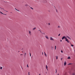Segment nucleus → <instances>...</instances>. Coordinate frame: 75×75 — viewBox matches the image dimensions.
<instances>
[{"mask_svg":"<svg viewBox=\"0 0 75 75\" xmlns=\"http://www.w3.org/2000/svg\"><path fill=\"white\" fill-rule=\"evenodd\" d=\"M44 34H45V33H44Z\"/></svg>","mask_w":75,"mask_h":75,"instance_id":"obj_45","label":"nucleus"},{"mask_svg":"<svg viewBox=\"0 0 75 75\" xmlns=\"http://www.w3.org/2000/svg\"><path fill=\"white\" fill-rule=\"evenodd\" d=\"M12 12H11V13Z\"/></svg>","mask_w":75,"mask_h":75,"instance_id":"obj_48","label":"nucleus"},{"mask_svg":"<svg viewBox=\"0 0 75 75\" xmlns=\"http://www.w3.org/2000/svg\"><path fill=\"white\" fill-rule=\"evenodd\" d=\"M27 67H28V64L27 65Z\"/></svg>","mask_w":75,"mask_h":75,"instance_id":"obj_29","label":"nucleus"},{"mask_svg":"<svg viewBox=\"0 0 75 75\" xmlns=\"http://www.w3.org/2000/svg\"><path fill=\"white\" fill-rule=\"evenodd\" d=\"M25 55H26V53H25Z\"/></svg>","mask_w":75,"mask_h":75,"instance_id":"obj_33","label":"nucleus"},{"mask_svg":"<svg viewBox=\"0 0 75 75\" xmlns=\"http://www.w3.org/2000/svg\"><path fill=\"white\" fill-rule=\"evenodd\" d=\"M56 73H57V69L56 70Z\"/></svg>","mask_w":75,"mask_h":75,"instance_id":"obj_31","label":"nucleus"},{"mask_svg":"<svg viewBox=\"0 0 75 75\" xmlns=\"http://www.w3.org/2000/svg\"><path fill=\"white\" fill-rule=\"evenodd\" d=\"M46 73L47 74V72H46Z\"/></svg>","mask_w":75,"mask_h":75,"instance_id":"obj_47","label":"nucleus"},{"mask_svg":"<svg viewBox=\"0 0 75 75\" xmlns=\"http://www.w3.org/2000/svg\"><path fill=\"white\" fill-rule=\"evenodd\" d=\"M73 75H75V74H74V73L73 74Z\"/></svg>","mask_w":75,"mask_h":75,"instance_id":"obj_32","label":"nucleus"},{"mask_svg":"<svg viewBox=\"0 0 75 75\" xmlns=\"http://www.w3.org/2000/svg\"><path fill=\"white\" fill-rule=\"evenodd\" d=\"M44 3H47V0H44L43 1Z\"/></svg>","mask_w":75,"mask_h":75,"instance_id":"obj_6","label":"nucleus"},{"mask_svg":"<svg viewBox=\"0 0 75 75\" xmlns=\"http://www.w3.org/2000/svg\"><path fill=\"white\" fill-rule=\"evenodd\" d=\"M44 54H45V57H47V55L46 54H45V52H44Z\"/></svg>","mask_w":75,"mask_h":75,"instance_id":"obj_8","label":"nucleus"},{"mask_svg":"<svg viewBox=\"0 0 75 75\" xmlns=\"http://www.w3.org/2000/svg\"><path fill=\"white\" fill-rule=\"evenodd\" d=\"M30 57H31V53H30Z\"/></svg>","mask_w":75,"mask_h":75,"instance_id":"obj_27","label":"nucleus"},{"mask_svg":"<svg viewBox=\"0 0 75 75\" xmlns=\"http://www.w3.org/2000/svg\"><path fill=\"white\" fill-rule=\"evenodd\" d=\"M64 39L66 40V39H67V38L65 36H63L62 38V40H64Z\"/></svg>","mask_w":75,"mask_h":75,"instance_id":"obj_1","label":"nucleus"},{"mask_svg":"<svg viewBox=\"0 0 75 75\" xmlns=\"http://www.w3.org/2000/svg\"><path fill=\"white\" fill-rule=\"evenodd\" d=\"M30 8H31V9H32V10H33V8H32V7H30Z\"/></svg>","mask_w":75,"mask_h":75,"instance_id":"obj_22","label":"nucleus"},{"mask_svg":"<svg viewBox=\"0 0 75 75\" xmlns=\"http://www.w3.org/2000/svg\"><path fill=\"white\" fill-rule=\"evenodd\" d=\"M58 75H59V74H58Z\"/></svg>","mask_w":75,"mask_h":75,"instance_id":"obj_46","label":"nucleus"},{"mask_svg":"<svg viewBox=\"0 0 75 75\" xmlns=\"http://www.w3.org/2000/svg\"><path fill=\"white\" fill-rule=\"evenodd\" d=\"M67 59H71V58H70V57H69L67 58Z\"/></svg>","mask_w":75,"mask_h":75,"instance_id":"obj_11","label":"nucleus"},{"mask_svg":"<svg viewBox=\"0 0 75 75\" xmlns=\"http://www.w3.org/2000/svg\"><path fill=\"white\" fill-rule=\"evenodd\" d=\"M71 64H72L69 63V65H71Z\"/></svg>","mask_w":75,"mask_h":75,"instance_id":"obj_26","label":"nucleus"},{"mask_svg":"<svg viewBox=\"0 0 75 75\" xmlns=\"http://www.w3.org/2000/svg\"><path fill=\"white\" fill-rule=\"evenodd\" d=\"M0 13H1V14H3V13H2V12H0Z\"/></svg>","mask_w":75,"mask_h":75,"instance_id":"obj_18","label":"nucleus"},{"mask_svg":"<svg viewBox=\"0 0 75 75\" xmlns=\"http://www.w3.org/2000/svg\"><path fill=\"white\" fill-rule=\"evenodd\" d=\"M5 15H7V14H5Z\"/></svg>","mask_w":75,"mask_h":75,"instance_id":"obj_43","label":"nucleus"},{"mask_svg":"<svg viewBox=\"0 0 75 75\" xmlns=\"http://www.w3.org/2000/svg\"><path fill=\"white\" fill-rule=\"evenodd\" d=\"M2 68H3V67H1L0 68V69H2Z\"/></svg>","mask_w":75,"mask_h":75,"instance_id":"obj_15","label":"nucleus"},{"mask_svg":"<svg viewBox=\"0 0 75 75\" xmlns=\"http://www.w3.org/2000/svg\"><path fill=\"white\" fill-rule=\"evenodd\" d=\"M15 10H16L17 11H19V10L17 9H16V8H15Z\"/></svg>","mask_w":75,"mask_h":75,"instance_id":"obj_9","label":"nucleus"},{"mask_svg":"<svg viewBox=\"0 0 75 75\" xmlns=\"http://www.w3.org/2000/svg\"><path fill=\"white\" fill-rule=\"evenodd\" d=\"M55 50H56V48H55Z\"/></svg>","mask_w":75,"mask_h":75,"instance_id":"obj_38","label":"nucleus"},{"mask_svg":"<svg viewBox=\"0 0 75 75\" xmlns=\"http://www.w3.org/2000/svg\"><path fill=\"white\" fill-rule=\"evenodd\" d=\"M58 28H60V27L59 26H58Z\"/></svg>","mask_w":75,"mask_h":75,"instance_id":"obj_20","label":"nucleus"},{"mask_svg":"<svg viewBox=\"0 0 75 75\" xmlns=\"http://www.w3.org/2000/svg\"><path fill=\"white\" fill-rule=\"evenodd\" d=\"M46 69H47V68H48V66H47V65H46Z\"/></svg>","mask_w":75,"mask_h":75,"instance_id":"obj_12","label":"nucleus"},{"mask_svg":"<svg viewBox=\"0 0 75 75\" xmlns=\"http://www.w3.org/2000/svg\"><path fill=\"white\" fill-rule=\"evenodd\" d=\"M50 40H52L53 41H54V39L52 37H50Z\"/></svg>","mask_w":75,"mask_h":75,"instance_id":"obj_3","label":"nucleus"},{"mask_svg":"<svg viewBox=\"0 0 75 75\" xmlns=\"http://www.w3.org/2000/svg\"><path fill=\"white\" fill-rule=\"evenodd\" d=\"M3 14H4V15H5V14H4V13H3Z\"/></svg>","mask_w":75,"mask_h":75,"instance_id":"obj_40","label":"nucleus"},{"mask_svg":"<svg viewBox=\"0 0 75 75\" xmlns=\"http://www.w3.org/2000/svg\"><path fill=\"white\" fill-rule=\"evenodd\" d=\"M28 75H30V72H28Z\"/></svg>","mask_w":75,"mask_h":75,"instance_id":"obj_21","label":"nucleus"},{"mask_svg":"<svg viewBox=\"0 0 75 75\" xmlns=\"http://www.w3.org/2000/svg\"><path fill=\"white\" fill-rule=\"evenodd\" d=\"M62 58L61 59V60L62 61Z\"/></svg>","mask_w":75,"mask_h":75,"instance_id":"obj_30","label":"nucleus"},{"mask_svg":"<svg viewBox=\"0 0 75 75\" xmlns=\"http://www.w3.org/2000/svg\"><path fill=\"white\" fill-rule=\"evenodd\" d=\"M66 41H67V42H68V43H69V40H68V39H66Z\"/></svg>","mask_w":75,"mask_h":75,"instance_id":"obj_2","label":"nucleus"},{"mask_svg":"<svg viewBox=\"0 0 75 75\" xmlns=\"http://www.w3.org/2000/svg\"><path fill=\"white\" fill-rule=\"evenodd\" d=\"M60 41L61 42H62V40H61Z\"/></svg>","mask_w":75,"mask_h":75,"instance_id":"obj_34","label":"nucleus"},{"mask_svg":"<svg viewBox=\"0 0 75 75\" xmlns=\"http://www.w3.org/2000/svg\"><path fill=\"white\" fill-rule=\"evenodd\" d=\"M47 69V71H48V68H47V69Z\"/></svg>","mask_w":75,"mask_h":75,"instance_id":"obj_37","label":"nucleus"},{"mask_svg":"<svg viewBox=\"0 0 75 75\" xmlns=\"http://www.w3.org/2000/svg\"><path fill=\"white\" fill-rule=\"evenodd\" d=\"M61 52H62V53H63V51H62V50L61 51Z\"/></svg>","mask_w":75,"mask_h":75,"instance_id":"obj_19","label":"nucleus"},{"mask_svg":"<svg viewBox=\"0 0 75 75\" xmlns=\"http://www.w3.org/2000/svg\"><path fill=\"white\" fill-rule=\"evenodd\" d=\"M45 37L47 38V39H48V36H45Z\"/></svg>","mask_w":75,"mask_h":75,"instance_id":"obj_7","label":"nucleus"},{"mask_svg":"<svg viewBox=\"0 0 75 75\" xmlns=\"http://www.w3.org/2000/svg\"><path fill=\"white\" fill-rule=\"evenodd\" d=\"M55 48H56V46H55Z\"/></svg>","mask_w":75,"mask_h":75,"instance_id":"obj_36","label":"nucleus"},{"mask_svg":"<svg viewBox=\"0 0 75 75\" xmlns=\"http://www.w3.org/2000/svg\"><path fill=\"white\" fill-rule=\"evenodd\" d=\"M66 37L68 38L70 40H71V38H70V37H68V36H66Z\"/></svg>","mask_w":75,"mask_h":75,"instance_id":"obj_5","label":"nucleus"},{"mask_svg":"<svg viewBox=\"0 0 75 75\" xmlns=\"http://www.w3.org/2000/svg\"><path fill=\"white\" fill-rule=\"evenodd\" d=\"M23 55V54H21V55Z\"/></svg>","mask_w":75,"mask_h":75,"instance_id":"obj_35","label":"nucleus"},{"mask_svg":"<svg viewBox=\"0 0 75 75\" xmlns=\"http://www.w3.org/2000/svg\"><path fill=\"white\" fill-rule=\"evenodd\" d=\"M42 55H43V52H42Z\"/></svg>","mask_w":75,"mask_h":75,"instance_id":"obj_39","label":"nucleus"},{"mask_svg":"<svg viewBox=\"0 0 75 75\" xmlns=\"http://www.w3.org/2000/svg\"><path fill=\"white\" fill-rule=\"evenodd\" d=\"M29 34H31V32L30 31H29Z\"/></svg>","mask_w":75,"mask_h":75,"instance_id":"obj_14","label":"nucleus"},{"mask_svg":"<svg viewBox=\"0 0 75 75\" xmlns=\"http://www.w3.org/2000/svg\"><path fill=\"white\" fill-rule=\"evenodd\" d=\"M56 11L57 12V10H56Z\"/></svg>","mask_w":75,"mask_h":75,"instance_id":"obj_41","label":"nucleus"},{"mask_svg":"<svg viewBox=\"0 0 75 75\" xmlns=\"http://www.w3.org/2000/svg\"><path fill=\"white\" fill-rule=\"evenodd\" d=\"M39 75H40V74Z\"/></svg>","mask_w":75,"mask_h":75,"instance_id":"obj_44","label":"nucleus"},{"mask_svg":"<svg viewBox=\"0 0 75 75\" xmlns=\"http://www.w3.org/2000/svg\"><path fill=\"white\" fill-rule=\"evenodd\" d=\"M67 65V63L65 61L64 63V66H65V65Z\"/></svg>","mask_w":75,"mask_h":75,"instance_id":"obj_4","label":"nucleus"},{"mask_svg":"<svg viewBox=\"0 0 75 75\" xmlns=\"http://www.w3.org/2000/svg\"><path fill=\"white\" fill-rule=\"evenodd\" d=\"M0 8H1V9H2V10H4V8H1L0 7Z\"/></svg>","mask_w":75,"mask_h":75,"instance_id":"obj_10","label":"nucleus"},{"mask_svg":"<svg viewBox=\"0 0 75 75\" xmlns=\"http://www.w3.org/2000/svg\"><path fill=\"white\" fill-rule=\"evenodd\" d=\"M18 52H20V51H18Z\"/></svg>","mask_w":75,"mask_h":75,"instance_id":"obj_42","label":"nucleus"},{"mask_svg":"<svg viewBox=\"0 0 75 75\" xmlns=\"http://www.w3.org/2000/svg\"><path fill=\"white\" fill-rule=\"evenodd\" d=\"M39 31H40V33H42V32L41 31V30H39Z\"/></svg>","mask_w":75,"mask_h":75,"instance_id":"obj_23","label":"nucleus"},{"mask_svg":"<svg viewBox=\"0 0 75 75\" xmlns=\"http://www.w3.org/2000/svg\"><path fill=\"white\" fill-rule=\"evenodd\" d=\"M71 46H72V47H73L74 45H71Z\"/></svg>","mask_w":75,"mask_h":75,"instance_id":"obj_25","label":"nucleus"},{"mask_svg":"<svg viewBox=\"0 0 75 75\" xmlns=\"http://www.w3.org/2000/svg\"><path fill=\"white\" fill-rule=\"evenodd\" d=\"M36 28H33V30H35Z\"/></svg>","mask_w":75,"mask_h":75,"instance_id":"obj_13","label":"nucleus"},{"mask_svg":"<svg viewBox=\"0 0 75 75\" xmlns=\"http://www.w3.org/2000/svg\"><path fill=\"white\" fill-rule=\"evenodd\" d=\"M25 6H28V5H25Z\"/></svg>","mask_w":75,"mask_h":75,"instance_id":"obj_24","label":"nucleus"},{"mask_svg":"<svg viewBox=\"0 0 75 75\" xmlns=\"http://www.w3.org/2000/svg\"><path fill=\"white\" fill-rule=\"evenodd\" d=\"M1 10H2V9H1Z\"/></svg>","mask_w":75,"mask_h":75,"instance_id":"obj_49","label":"nucleus"},{"mask_svg":"<svg viewBox=\"0 0 75 75\" xmlns=\"http://www.w3.org/2000/svg\"><path fill=\"white\" fill-rule=\"evenodd\" d=\"M48 24H49V25H50V23H48Z\"/></svg>","mask_w":75,"mask_h":75,"instance_id":"obj_28","label":"nucleus"},{"mask_svg":"<svg viewBox=\"0 0 75 75\" xmlns=\"http://www.w3.org/2000/svg\"><path fill=\"white\" fill-rule=\"evenodd\" d=\"M60 35H61V34H59L58 35V36H60Z\"/></svg>","mask_w":75,"mask_h":75,"instance_id":"obj_17","label":"nucleus"},{"mask_svg":"<svg viewBox=\"0 0 75 75\" xmlns=\"http://www.w3.org/2000/svg\"><path fill=\"white\" fill-rule=\"evenodd\" d=\"M56 59H58V56H56Z\"/></svg>","mask_w":75,"mask_h":75,"instance_id":"obj_16","label":"nucleus"}]
</instances>
